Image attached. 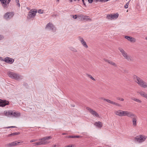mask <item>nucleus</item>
<instances>
[{
    "label": "nucleus",
    "instance_id": "nucleus-1",
    "mask_svg": "<svg viewBox=\"0 0 147 147\" xmlns=\"http://www.w3.org/2000/svg\"><path fill=\"white\" fill-rule=\"evenodd\" d=\"M132 78L134 82L140 86L144 88H147V82H145L140 77L134 74Z\"/></svg>",
    "mask_w": 147,
    "mask_h": 147
},
{
    "label": "nucleus",
    "instance_id": "nucleus-2",
    "mask_svg": "<svg viewBox=\"0 0 147 147\" xmlns=\"http://www.w3.org/2000/svg\"><path fill=\"white\" fill-rule=\"evenodd\" d=\"M118 49L125 59L128 61L131 62L134 61V59L132 57L128 54L122 48L120 47H119Z\"/></svg>",
    "mask_w": 147,
    "mask_h": 147
},
{
    "label": "nucleus",
    "instance_id": "nucleus-3",
    "mask_svg": "<svg viewBox=\"0 0 147 147\" xmlns=\"http://www.w3.org/2000/svg\"><path fill=\"white\" fill-rule=\"evenodd\" d=\"M51 138L52 137L51 136H47L39 139V140L40 141L39 142L34 143V144L35 145H40L42 144H47L49 143H50V142L46 141L47 140L51 139Z\"/></svg>",
    "mask_w": 147,
    "mask_h": 147
},
{
    "label": "nucleus",
    "instance_id": "nucleus-4",
    "mask_svg": "<svg viewBox=\"0 0 147 147\" xmlns=\"http://www.w3.org/2000/svg\"><path fill=\"white\" fill-rule=\"evenodd\" d=\"M7 74L10 78L13 79L18 80L23 78V76L17 73L9 71L7 73Z\"/></svg>",
    "mask_w": 147,
    "mask_h": 147
},
{
    "label": "nucleus",
    "instance_id": "nucleus-5",
    "mask_svg": "<svg viewBox=\"0 0 147 147\" xmlns=\"http://www.w3.org/2000/svg\"><path fill=\"white\" fill-rule=\"evenodd\" d=\"M4 114L6 116L9 117L10 115H12L14 117H18L20 115V113L17 112H15L14 111H5L4 112Z\"/></svg>",
    "mask_w": 147,
    "mask_h": 147
},
{
    "label": "nucleus",
    "instance_id": "nucleus-6",
    "mask_svg": "<svg viewBox=\"0 0 147 147\" xmlns=\"http://www.w3.org/2000/svg\"><path fill=\"white\" fill-rule=\"evenodd\" d=\"M128 117L132 119L133 125L134 126H136L137 125V117L136 115L130 112Z\"/></svg>",
    "mask_w": 147,
    "mask_h": 147
},
{
    "label": "nucleus",
    "instance_id": "nucleus-7",
    "mask_svg": "<svg viewBox=\"0 0 147 147\" xmlns=\"http://www.w3.org/2000/svg\"><path fill=\"white\" fill-rule=\"evenodd\" d=\"M130 112L127 111H123L122 110H119L115 111L114 112L115 114L119 116H126L128 117Z\"/></svg>",
    "mask_w": 147,
    "mask_h": 147
},
{
    "label": "nucleus",
    "instance_id": "nucleus-8",
    "mask_svg": "<svg viewBox=\"0 0 147 147\" xmlns=\"http://www.w3.org/2000/svg\"><path fill=\"white\" fill-rule=\"evenodd\" d=\"M147 138V136L143 135H140L135 138V140L139 143L144 141Z\"/></svg>",
    "mask_w": 147,
    "mask_h": 147
},
{
    "label": "nucleus",
    "instance_id": "nucleus-9",
    "mask_svg": "<svg viewBox=\"0 0 147 147\" xmlns=\"http://www.w3.org/2000/svg\"><path fill=\"white\" fill-rule=\"evenodd\" d=\"M119 16L118 13H111L108 14L106 18L109 20H113L117 19Z\"/></svg>",
    "mask_w": 147,
    "mask_h": 147
},
{
    "label": "nucleus",
    "instance_id": "nucleus-10",
    "mask_svg": "<svg viewBox=\"0 0 147 147\" xmlns=\"http://www.w3.org/2000/svg\"><path fill=\"white\" fill-rule=\"evenodd\" d=\"M37 12V10L35 11H33V10H31L29 12L27 16V18L28 19H30L32 18H33L35 16Z\"/></svg>",
    "mask_w": 147,
    "mask_h": 147
},
{
    "label": "nucleus",
    "instance_id": "nucleus-11",
    "mask_svg": "<svg viewBox=\"0 0 147 147\" xmlns=\"http://www.w3.org/2000/svg\"><path fill=\"white\" fill-rule=\"evenodd\" d=\"M86 109L94 116H96L97 117H99V114L95 111L93 110L92 109H91L89 107H87Z\"/></svg>",
    "mask_w": 147,
    "mask_h": 147
},
{
    "label": "nucleus",
    "instance_id": "nucleus-12",
    "mask_svg": "<svg viewBox=\"0 0 147 147\" xmlns=\"http://www.w3.org/2000/svg\"><path fill=\"white\" fill-rule=\"evenodd\" d=\"M14 13L13 12H7L4 15V17L6 20L12 18L13 16Z\"/></svg>",
    "mask_w": 147,
    "mask_h": 147
},
{
    "label": "nucleus",
    "instance_id": "nucleus-13",
    "mask_svg": "<svg viewBox=\"0 0 147 147\" xmlns=\"http://www.w3.org/2000/svg\"><path fill=\"white\" fill-rule=\"evenodd\" d=\"M45 28L49 29L54 31L55 30V28L53 24L51 23H49L46 25Z\"/></svg>",
    "mask_w": 147,
    "mask_h": 147
},
{
    "label": "nucleus",
    "instance_id": "nucleus-14",
    "mask_svg": "<svg viewBox=\"0 0 147 147\" xmlns=\"http://www.w3.org/2000/svg\"><path fill=\"white\" fill-rule=\"evenodd\" d=\"M9 104V101L5 100H2L0 99V106L5 107L6 105H8Z\"/></svg>",
    "mask_w": 147,
    "mask_h": 147
},
{
    "label": "nucleus",
    "instance_id": "nucleus-15",
    "mask_svg": "<svg viewBox=\"0 0 147 147\" xmlns=\"http://www.w3.org/2000/svg\"><path fill=\"white\" fill-rule=\"evenodd\" d=\"M78 38L82 45L85 48H87L88 47L86 42L84 40L82 37L80 36L78 37Z\"/></svg>",
    "mask_w": 147,
    "mask_h": 147
},
{
    "label": "nucleus",
    "instance_id": "nucleus-16",
    "mask_svg": "<svg viewBox=\"0 0 147 147\" xmlns=\"http://www.w3.org/2000/svg\"><path fill=\"white\" fill-rule=\"evenodd\" d=\"M125 38L131 42H136V39L131 36H125Z\"/></svg>",
    "mask_w": 147,
    "mask_h": 147
},
{
    "label": "nucleus",
    "instance_id": "nucleus-17",
    "mask_svg": "<svg viewBox=\"0 0 147 147\" xmlns=\"http://www.w3.org/2000/svg\"><path fill=\"white\" fill-rule=\"evenodd\" d=\"M4 61L6 63L10 64L12 63L14 61V60L8 57L5 58Z\"/></svg>",
    "mask_w": 147,
    "mask_h": 147
},
{
    "label": "nucleus",
    "instance_id": "nucleus-18",
    "mask_svg": "<svg viewBox=\"0 0 147 147\" xmlns=\"http://www.w3.org/2000/svg\"><path fill=\"white\" fill-rule=\"evenodd\" d=\"M94 125L100 128H101L102 126V123L100 121L96 122Z\"/></svg>",
    "mask_w": 147,
    "mask_h": 147
},
{
    "label": "nucleus",
    "instance_id": "nucleus-19",
    "mask_svg": "<svg viewBox=\"0 0 147 147\" xmlns=\"http://www.w3.org/2000/svg\"><path fill=\"white\" fill-rule=\"evenodd\" d=\"M139 93L140 95L143 97H144L147 99V94L143 91H140L138 92Z\"/></svg>",
    "mask_w": 147,
    "mask_h": 147
},
{
    "label": "nucleus",
    "instance_id": "nucleus-20",
    "mask_svg": "<svg viewBox=\"0 0 147 147\" xmlns=\"http://www.w3.org/2000/svg\"><path fill=\"white\" fill-rule=\"evenodd\" d=\"M2 5L4 7H5L7 6V4L9 3H7V0H0Z\"/></svg>",
    "mask_w": 147,
    "mask_h": 147
},
{
    "label": "nucleus",
    "instance_id": "nucleus-21",
    "mask_svg": "<svg viewBox=\"0 0 147 147\" xmlns=\"http://www.w3.org/2000/svg\"><path fill=\"white\" fill-rule=\"evenodd\" d=\"M84 15L82 14L79 15L78 16V19L80 21H84Z\"/></svg>",
    "mask_w": 147,
    "mask_h": 147
},
{
    "label": "nucleus",
    "instance_id": "nucleus-22",
    "mask_svg": "<svg viewBox=\"0 0 147 147\" xmlns=\"http://www.w3.org/2000/svg\"><path fill=\"white\" fill-rule=\"evenodd\" d=\"M5 146L7 147H12L14 146V142L7 144L5 145Z\"/></svg>",
    "mask_w": 147,
    "mask_h": 147
},
{
    "label": "nucleus",
    "instance_id": "nucleus-23",
    "mask_svg": "<svg viewBox=\"0 0 147 147\" xmlns=\"http://www.w3.org/2000/svg\"><path fill=\"white\" fill-rule=\"evenodd\" d=\"M131 99L133 100H134L138 103H141L142 102V101L141 100H140L139 99H137V98H135L134 97H132L131 98Z\"/></svg>",
    "mask_w": 147,
    "mask_h": 147
},
{
    "label": "nucleus",
    "instance_id": "nucleus-24",
    "mask_svg": "<svg viewBox=\"0 0 147 147\" xmlns=\"http://www.w3.org/2000/svg\"><path fill=\"white\" fill-rule=\"evenodd\" d=\"M86 20V21H91V19L89 17V16L84 15V20Z\"/></svg>",
    "mask_w": 147,
    "mask_h": 147
},
{
    "label": "nucleus",
    "instance_id": "nucleus-25",
    "mask_svg": "<svg viewBox=\"0 0 147 147\" xmlns=\"http://www.w3.org/2000/svg\"><path fill=\"white\" fill-rule=\"evenodd\" d=\"M108 63L114 67H117V65L115 63L110 60H109Z\"/></svg>",
    "mask_w": 147,
    "mask_h": 147
},
{
    "label": "nucleus",
    "instance_id": "nucleus-26",
    "mask_svg": "<svg viewBox=\"0 0 147 147\" xmlns=\"http://www.w3.org/2000/svg\"><path fill=\"white\" fill-rule=\"evenodd\" d=\"M86 74L87 76H88V77H89L93 80H96L91 75L89 74Z\"/></svg>",
    "mask_w": 147,
    "mask_h": 147
},
{
    "label": "nucleus",
    "instance_id": "nucleus-27",
    "mask_svg": "<svg viewBox=\"0 0 147 147\" xmlns=\"http://www.w3.org/2000/svg\"><path fill=\"white\" fill-rule=\"evenodd\" d=\"M20 133L19 132H15L10 134L9 135V136H11L13 135H17L19 134Z\"/></svg>",
    "mask_w": 147,
    "mask_h": 147
},
{
    "label": "nucleus",
    "instance_id": "nucleus-28",
    "mask_svg": "<svg viewBox=\"0 0 147 147\" xmlns=\"http://www.w3.org/2000/svg\"><path fill=\"white\" fill-rule=\"evenodd\" d=\"M70 49L71 50L75 52H77V50L75 48H73V47H71L70 48Z\"/></svg>",
    "mask_w": 147,
    "mask_h": 147
},
{
    "label": "nucleus",
    "instance_id": "nucleus-29",
    "mask_svg": "<svg viewBox=\"0 0 147 147\" xmlns=\"http://www.w3.org/2000/svg\"><path fill=\"white\" fill-rule=\"evenodd\" d=\"M37 11L38 13H43V10H38Z\"/></svg>",
    "mask_w": 147,
    "mask_h": 147
},
{
    "label": "nucleus",
    "instance_id": "nucleus-30",
    "mask_svg": "<svg viewBox=\"0 0 147 147\" xmlns=\"http://www.w3.org/2000/svg\"><path fill=\"white\" fill-rule=\"evenodd\" d=\"M15 0L17 3V6L18 7H20V3H19V0Z\"/></svg>",
    "mask_w": 147,
    "mask_h": 147
},
{
    "label": "nucleus",
    "instance_id": "nucleus-31",
    "mask_svg": "<svg viewBox=\"0 0 147 147\" xmlns=\"http://www.w3.org/2000/svg\"><path fill=\"white\" fill-rule=\"evenodd\" d=\"M68 138H75V136H67Z\"/></svg>",
    "mask_w": 147,
    "mask_h": 147
},
{
    "label": "nucleus",
    "instance_id": "nucleus-32",
    "mask_svg": "<svg viewBox=\"0 0 147 147\" xmlns=\"http://www.w3.org/2000/svg\"><path fill=\"white\" fill-rule=\"evenodd\" d=\"M117 99L118 100H120L121 101H123L124 100V99L123 98H120L119 97H117Z\"/></svg>",
    "mask_w": 147,
    "mask_h": 147
},
{
    "label": "nucleus",
    "instance_id": "nucleus-33",
    "mask_svg": "<svg viewBox=\"0 0 147 147\" xmlns=\"http://www.w3.org/2000/svg\"><path fill=\"white\" fill-rule=\"evenodd\" d=\"M115 105H116V106H118V107H121V105H120V104H119L118 103H116L115 102Z\"/></svg>",
    "mask_w": 147,
    "mask_h": 147
},
{
    "label": "nucleus",
    "instance_id": "nucleus-34",
    "mask_svg": "<svg viewBox=\"0 0 147 147\" xmlns=\"http://www.w3.org/2000/svg\"><path fill=\"white\" fill-rule=\"evenodd\" d=\"M108 0H96V1H100L102 2H105L106 1H108Z\"/></svg>",
    "mask_w": 147,
    "mask_h": 147
},
{
    "label": "nucleus",
    "instance_id": "nucleus-35",
    "mask_svg": "<svg viewBox=\"0 0 147 147\" xmlns=\"http://www.w3.org/2000/svg\"><path fill=\"white\" fill-rule=\"evenodd\" d=\"M16 127L14 126H10V127H5V128H15Z\"/></svg>",
    "mask_w": 147,
    "mask_h": 147
},
{
    "label": "nucleus",
    "instance_id": "nucleus-36",
    "mask_svg": "<svg viewBox=\"0 0 147 147\" xmlns=\"http://www.w3.org/2000/svg\"><path fill=\"white\" fill-rule=\"evenodd\" d=\"M14 146H16L18 145V144H17V141L14 142Z\"/></svg>",
    "mask_w": 147,
    "mask_h": 147
},
{
    "label": "nucleus",
    "instance_id": "nucleus-37",
    "mask_svg": "<svg viewBox=\"0 0 147 147\" xmlns=\"http://www.w3.org/2000/svg\"><path fill=\"white\" fill-rule=\"evenodd\" d=\"M78 16L77 15H75V16H73V18H74V19H76V18H78Z\"/></svg>",
    "mask_w": 147,
    "mask_h": 147
},
{
    "label": "nucleus",
    "instance_id": "nucleus-38",
    "mask_svg": "<svg viewBox=\"0 0 147 147\" xmlns=\"http://www.w3.org/2000/svg\"><path fill=\"white\" fill-rule=\"evenodd\" d=\"M129 4L128 3H127L124 6V7L125 8H127L128 7V5Z\"/></svg>",
    "mask_w": 147,
    "mask_h": 147
},
{
    "label": "nucleus",
    "instance_id": "nucleus-39",
    "mask_svg": "<svg viewBox=\"0 0 147 147\" xmlns=\"http://www.w3.org/2000/svg\"><path fill=\"white\" fill-rule=\"evenodd\" d=\"M23 142L22 141H19V142H18L17 141V144H18V145H19V144H22V143H23Z\"/></svg>",
    "mask_w": 147,
    "mask_h": 147
},
{
    "label": "nucleus",
    "instance_id": "nucleus-40",
    "mask_svg": "<svg viewBox=\"0 0 147 147\" xmlns=\"http://www.w3.org/2000/svg\"><path fill=\"white\" fill-rule=\"evenodd\" d=\"M104 60L105 61V62H107V63H109V60H108V59H104Z\"/></svg>",
    "mask_w": 147,
    "mask_h": 147
},
{
    "label": "nucleus",
    "instance_id": "nucleus-41",
    "mask_svg": "<svg viewBox=\"0 0 147 147\" xmlns=\"http://www.w3.org/2000/svg\"><path fill=\"white\" fill-rule=\"evenodd\" d=\"M106 101L109 103H110V102H111V100H110L108 99H106Z\"/></svg>",
    "mask_w": 147,
    "mask_h": 147
},
{
    "label": "nucleus",
    "instance_id": "nucleus-42",
    "mask_svg": "<svg viewBox=\"0 0 147 147\" xmlns=\"http://www.w3.org/2000/svg\"><path fill=\"white\" fill-rule=\"evenodd\" d=\"M37 141L36 140H30V142L31 143V142H35V141Z\"/></svg>",
    "mask_w": 147,
    "mask_h": 147
},
{
    "label": "nucleus",
    "instance_id": "nucleus-43",
    "mask_svg": "<svg viewBox=\"0 0 147 147\" xmlns=\"http://www.w3.org/2000/svg\"><path fill=\"white\" fill-rule=\"evenodd\" d=\"M100 99H101L102 100H105V101H106V99H105V98H104L103 97H101L100 98Z\"/></svg>",
    "mask_w": 147,
    "mask_h": 147
},
{
    "label": "nucleus",
    "instance_id": "nucleus-44",
    "mask_svg": "<svg viewBox=\"0 0 147 147\" xmlns=\"http://www.w3.org/2000/svg\"><path fill=\"white\" fill-rule=\"evenodd\" d=\"M88 1L89 3H91L92 2L93 0H88Z\"/></svg>",
    "mask_w": 147,
    "mask_h": 147
},
{
    "label": "nucleus",
    "instance_id": "nucleus-45",
    "mask_svg": "<svg viewBox=\"0 0 147 147\" xmlns=\"http://www.w3.org/2000/svg\"><path fill=\"white\" fill-rule=\"evenodd\" d=\"M115 102L111 100V102L110 103H111V104H113V105H114L115 104Z\"/></svg>",
    "mask_w": 147,
    "mask_h": 147
},
{
    "label": "nucleus",
    "instance_id": "nucleus-46",
    "mask_svg": "<svg viewBox=\"0 0 147 147\" xmlns=\"http://www.w3.org/2000/svg\"><path fill=\"white\" fill-rule=\"evenodd\" d=\"M75 138H79L80 137V136H75Z\"/></svg>",
    "mask_w": 147,
    "mask_h": 147
},
{
    "label": "nucleus",
    "instance_id": "nucleus-47",
    "mask_svg": "<svg viewBox=\"0 0 147 147\" xmlns=\"http://www.w3.org/2000/svg\"><path fill=\"white\" fill-rule=\"evenodd\" d=\"M10 1H11V0H8L7 3H9L10 2Z\"/></svg>",
    "mask_w": 147,
    "mask_h": 147
},
{
    "label": "nucleus",
    "instance_id": "nucleus-48",
    "mask_svg": "<svg viewBox=\"0 0 147 147\" xmlns=\"http://www.w3.org/2000/svg\"><path fill=\"white\" fill-rule=\"evenodd\" d=\"M56 144L54 145L53 146V147H56Z\"/></svg>",
    "mask_w": 147,
    "mask_h": 147
},
{
    "label": "nucleus",
    "instance_id": "nucleus-49",
    "mask_svg": "<svg viewBox=\"0 0 147 147\" xmlns=\"http://www.w3.org/2000/svg\"><path fill=\"white\" fill-rule=\"evenodd\" d=\"M2 38V36L0 35V40H1Z\"/></svg>",
    "mask_w": 147,
    "mask_h": 147
},
{
    "label": "nucleus",
    "instance_id": "nucleus-50",
    "mask_svg": "<svg viewBox=\"0 0 147 147\" xmlns=\"http://www.w3.org/2000/svg\"><path fill=\"white\" fill-rule=\"evenodd\" d=\"M82 1L83 3H84V4H85L84 2V0H82Z\"/></svg>",
    "mask_w": 147,
    "mask_h": 147
},
{
    "label": "nucleus",
    "instance_id": "nucleus-51",
    "mask_svg": "<svg viewBox=\"0 0 147 147\" xmlns=\"http://www.w3.org/2000/svg\"><path fill=\"white\" fill-rule=\"evenodd\" d=\"M67 134L64 133H62V135H65V134Z\"/></svg>",
    "mask_w": 147,
    "mask_h": 147
},
{
    "label": "nucleus",
    "instance_id": "nucleus-52",
    "mask_svg": "<svg viewBox=\"0 0 147 147\" xmlns=\"http://www.w3.org/2000/svg\"><path fill=\"white\" fill-rule=\"evenodd\" d=\"M145 38L146 40H147V37H146Z\"/></svg>",
    "mask_w": 147,
    "mask_h": 147
},
{
    "label": "nucleus",
    "instance_id": "nucleus-53",
    "mask_svg": "<svg viewBox=\"0 0 147 147\" xmlns=\"http://www.w3.org/2000/svg\"><path fill=\"white\" fill-rule=\"evenodd\" d=\"M57 1L59 2V0H57Z\"/></svg>",
    "mask_w": 147,
    "mask_h": 147
},
{
    "label": "nucleus",
    "instance_id": "nucleus-54",
    "mask_svg": "<svg viewBox=\"0 0 147 147\" xmlns=\"http://www.w3.org/2000/svg\"><path fill=\"white\" fill-rule=\"evenodd\" d=\"M69 0L71 2L72 1V0Z\"/></svg>",
    "mask_w": 147,
    "mask_h": 147
},
{
    "label": "nucleus",
    "instance_id": "nucleus-55",
    "mask_svg": "<svg viewBox=\"0 0 147 147\" xmlns=\"http://www.w3.org/2000/svg\"><path fill=\"white\" fill-rule=\"evenodd\" d=\"M67 136H66V137H66V138H67Z\"/></svg>",
    "mask_w": 147,
    "mask_h": 147
},
{
    "label": "nucleus",
    "instance_id": "nucleus-56",
    "mask_svg": "<svg viewBox=\"0 0 147 147\" xmlns=\"http://www.w3.org/2000/svg\"><path fill=\"white\" fill-rule=\"evenodd\" d=\"M128 11V10H127V12Z\"/></svg>",
    "mask_w": 147,
    "mask_h": 147
},
{
    "label": "nucleus",
    "instance_id": "nucleus-57",
    "mask_svg": "<svg viewBox=\"0 0 147 147\" xmlns=\"http://www.w3.org/2000/svg\"><path fill=\"white\" fill-rule=\"evenodd\" d=\"M73 107H74V105H73Z\"/></svg>",
    "mask_w": 147,
    "mask_h": 147
},
{
    "label": "nucleus",
    "instance_id": "nucleus-58",
    "mask_svg": "<svg viewBox=\"0 0 147 147\" xmlns=\"http://www.w3.org/2000/svg\"><path fill=\"white\" fill-rule=\"evenodd\" d=\"M74 1H76V0H74Z\"/></svg>",
    "mask_w": 147,
    "mask_h": 147
},
{
    "label": "nucleus",
    "instance_id": "nucleus-59",
    "mask_svg": "<svg viewBox=\"0 0 147 147\" xmlns=\"http://www.w3.org/2000/svg\"><path fill=\"white\" fill-rule=\"evenodd\" d=\"M80 0H78V1H79Z\"/></svg>",
    "mask_w": 147,
    "mask_h": 147
}]
</instances>
